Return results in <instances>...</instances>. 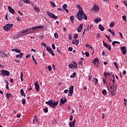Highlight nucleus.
Here are the masks:
<instances>
[{
	"label": "nucleus",
	"mask_w": 127,
	"mask_h": 127,
	"mask_svg": "<svg viewBox=\"0 0 127 127\" xmlns=\"http://www.w3.org/2000/svg\"><path fill=\"white\" fill-rule=\"evenodd\" d=\"M68 67L69 68H70V69H74V68H75V67L74 66V65L73 64H69Z\"/></svg>",
	"instance_id": "obj_38"
},
{
	"label": "nucleus",
	"mask_w": 127,
	"mask_h": 127,
	"mask_svg": "<svg viewBox=\"0 0 127 127\" xmlns=\"http://www.w3.org/2000/svg\"><path fill=\"white\" fill-rule=\"evenodd\" d=\"M32 58L33 61V62H34L35 64H36V65H37V62H36V60H35V59H34V57H33V56H32Z\"/></svg>",
	"instance_id": "obj_36"
},
{
	"label": "nucleus",
	"mask_w": 127,
	"mask_h": 127,
	"mask_svg": "<svg viewBox=\"0 0 127 127\" xmlns=\"http://www.w3.org/2000/svg\"><path fill=\"white\" fill-rule=\"evenodd\" d=\"M123 2L127 7V1H123Z\"/></svg>",
	"instance_id": "obj_64"
},
{
	"label": "nucleus",
	"mask_w": 127,
	"mask_h": 127,
	"mask_svg": "<svg viewBox=\"0 0 127 127\" xmlns=\"http://www.w3.org/2000/svg\"><path fill=\"white\" fill-rule=\"evenodd\" d=\"M97 36L98 38H100V37H101V34H100L99 33H97Z\"/></svg>",
	"instance_id": "obj_62"
},
{
	"label": "nucleus",
	"mask_w": 127,
	"mask_h": 127,
	"mask_svg": "<svg viewBox=\"0 0 127 127\" xmlns=\"http://www.w3.org/2000/svg\"><path fill=\"white\" fill-rule=\"evenodd\" d=\"M114 64L115 65V66L116 67L118 71H119V66H118V64H117V62H114Z\"/></svg>",
	"instance_id": "obj_35"
},
{
	"label": "nucleus",
	"mask_w": 127,
	"mask_h": 127,
	"mask_svg": "<svg viewBox=\"0 0 127 127\" xmlns=\"http://www.w3.org/2000/svg\"><path fill=\"white\" fill-rule=\"evenodd\" d=\"M94 63H95V62H96L97 63V62H99V59H98V58H95L94 60Z\"/></svg>",
	"instance_id": "obj_54"
},
{
	"label": "nucleus",
	"mask_w": 127,
	"mask_h": 127,
	"mask_svg": "<svg viewBox=\"0 0 127 127\" xmlns=\"http://www.w3.org/2000/svg\"><path fill=\"white\" fill-rule=\"evenodd\" d=\"M46 104L48 105V106H50V107L53 108V109H55V108H56V107H57V105H58V101H57V102H56L54 100H49L48 101H47L46 102Z\"/></svg>",
	"instance_id": "obj_3"
},
{
	"label": "nucleus",
	"mask_w": 127,
	"mask_h": 127,
	"mask_svg": "<svg viewBox=\"0 0 127 127\" xmlns=\"http://www.w3.org/2000/svg\"><path fill=\"white\" fill-rule=\"evenodd\" d=\"M35 88L36 92H38L40 90V86L38 85V82L37 81L35 83Z\"/></svg>",
	"instance_id": "obj_12"
},
{
	"label": "nucleus",
	"mask_w": 127,
	"mask_h": 127,
	"mask_svg": "<svg viewBox=\"0 0 127 127\" xmlns=\"http://www.w3.org/2000/svg\"><path fill=\"white\" fill-rule=\"evenodd\" d=\"M76 7L77 8H79L78 12L76 14V18L78 20H82L83 19H85V20H87L88 19V17L85 13H84V11H83V8L80 5V4H77L76 5Z\"/></svg>",
	"instance_id": "obj_1"
},
{
	"label": "nucleus",
	"mask_w": 127,
	"mask_h": 127,
	"mask_svg": "<svg viewBox=\"0 0 127 127\" xmlns=\"http://www.w3.org/2000/svg\"><path fill=\"white\" fill-rule=\"evenodd\" d=\"M34 9L36 11H37V12H39L40 11V9L39 7H37V5H36L34 6Z\"/></svg>",
	"instance_id": "obj_19"
},
{
	"label": "nucleus",
	"mask_w": 127,
	"mask_h": 127,
	"mask_svg": "<svg viewBox=\"0 0 127 127\" xmlns=\"http://www.w3.org/2000/svg\"><path fill=\"white\" fill-rule=\"evenodd\" d=\"M103 80L104 84H107V80H106V79H105V78H103Z\"/></svg>",
	"instance_id": "obj_58"
},
{
	"label": "nucleus",
	"mask_w": 127,
	"mask_h": 127,
	"mask_svg": "<svg viewBox=\"0 0 127 127\" xmlns=\"http://www.w3.org/2000/svg\"><path fill=\"white\" fill-rule=\"evenodd\" d=\"M48 69L49 71H51V70H52V67H51V66L49 65L48 66Z\"/></svg>",
	"instance_id": "obj_57"
},
{
	"label": "nucleus",
	"mask_w": 127,
	"mask_h": 127,
	"mask_svg": "<svg viewBox=\"0 0 127 127\" xmlns=\"http://www.w3.org/2000/svg\"><path fill=\"white\" fill-rule=\"evenodd\" d=\"M99 29H100L101 31H104V30H105V28L102 25V24H99Z\"/></svg>",
	"instance_id": "obj_24"
},
{
	"label": "nucleus",
	"mask_w": 127,
	"mask_h": 127,
	"mask_svg": "<svg viewBox=\"0 0 127 127\" xmlns=\"http://www.w3.org/2000/svg\"><path fill=\"white\" fill-rule=\"evenodd\" d=\"M35 121H36V122H37V123L38 122V117H37V116H35Z\"/></svg>",
	"instance_id": "obj_50"
},
{
	"label": "nucleus",
	"mask_w": 127,
	"mask_h": 127,
	"mask_svg": "<svg viewBox=\"0 0 127 127\" xmlns=\"http://www.w3.org/2000/svg\"><path fill=\"white\" fill-rule=\"evenodd\" d=\"M60 102L61 103L60 106H62V104L64 105L65 103H67V98H66V97H64L61 98Z\"/></svg>",
	"instance_id": "obj_8"
},
{
	"label": "nucleus",
	"mask_w": 127,
	"mask_h": 127,
	"mask_svg": "<svg viewBox=\"0 0 127 127\" xmlns=\"http://www.w3.org/2000/svg\"><path fill=\"white\" fill-rule=\"evenodd\" d=\"M47 51H48V52L51 54L52 56H55V54L53 51L52 49L49 47H47L46 48Z\"/></svg>",
	"instance_id": "obj_7"
},
{
	"label": "nucleus",
	"mask_w": 127,
	"mask_h": 127,
	"mask_svg": "<svg viewBox=\"0 0 127 127\" xmlns=\"http://www.w3.org/2000/svg\"><path fill=\"white\" fill-rule=\"evenodd\" d=\"M52 47L53 49H55L56 48V47H55V45L54 44H52Z\"/></svg>",
	"instance_id": "obj_63"
},
{
	"label": "nucleus",
	"mask_w": 127,
	"mask_h": 127,
	"mask_svg": "<svg viewBox=\"0 0 127 127\" xmlns=\"http://www.w3.org/2000/svg\"><path fill=\"white\" fill-rule=\"evenodd\" d=\"M44 26H37L35 27H31V28H29L28 29H26L25 30H23L19 32L18 34L19 35H20V36H22V34H21V33H26V32H28V31H29V30H36V29H41L42 28H44Z\"/></svg>",
	"instance_id": "obj_2"
},
{
	"label": "nucleus",
	"mask_w": 127,
	"mask_h": 127,
	"mask_svg": "<svg viewBox=\"0 0 127 127\" xmlns=\"http://www.w3.org/2000/svg\"><path fill=\"white\" fill-rule=\"evenodd\" d=\"M69 91H70L71 92H73L74 91V86H70L69 87Z\"/></svg>",
	"instance_id": "obj_26"
},
{
	"label": "nucleus",
	"mask_w": 127,
	"mask_h": 127,
	"mask_svg": "<svg viewBox=\"0 0 127 127\" xmlns=\"http://www.w3.org/2000/svg\"><path fill=\"white\" fill-rule=\"evenodd\" d=\"M112 87H113V89H114V90H116L117 91V88H118V86H117V85H116L115 86V85H112Z\"/></svg>",
	"instance_id": "obj_51"
},
{
	"label": "nucleus",
	"mask_w": 127,
	"mask_h": 127,
	"mask_svg": "<svg viewBox=\"0 0 127 127\" xmlns=\"http://www.w3.org/2000/svg\"><path fill=\"white\" fill-rule=\"evenodd\" d=\"M54 36H55V38H56V39L58 38V33H55L54 34Z\"/></svg>",
	"instance_id": "obj_52"
},
{
	"label": "nucleus",
	"mask_w": 127,
	"mask_h": 127,
	"mask_svg": "<svg viewBox=\"0 0 127 127\" xmlns=\"http://www.w3.org/2000/svg\"><path fill=\"white\" fill-rule=\"evenodd\" d=\"M102 94L103 95H107V90H104L103 91H102Z\"/></svg>",
	"instance_id": "obj_49"
},
{
	"label": "nucleus",
	"mask_w": 127,
	"mask_h": 127,
	"mask_svg": "<svg viewBox=\"0 0 127 127\" xmlns=\"http://www.w3.org/2000/svg\"><path fill=\"white\" fill-rule=\"evenodd\" d=\"M78 34H74L73 36L74 39H76V38H78Z\"/></svg>",
	"instance_id": "obj_46"
},
{
	"label": "nucleus",
	"mask_w": 127,
	"mask_h": 127,
	"mask_svg": "<svg viewBox=\"0 0 127 127\" xmlns=\"http://www.w3.org/2000/svg\"><path fill=\"white\" fill-rule=\"evenodd\" d=\"M92 26H93V25H88L87 26V28H86V31H88V30H91L92 29Z\"/></svg>",
	"instance_id": "obj_25"
},
{
	"label": "nucleus",
	"mask_w": 127,
	"mask_h": 127,
	"mask_svg": "<svg viewBox=\"0 0 127 127\" xmlns=\"http://www.w3.org/2000/svg\"><path fill=\"white\" fill-rule=\"evenodd\" d=\"M46 14L50 16V17H52V18H54L55 19H57L58 18V16L55 15V14L49 12V11H46Z\"/></svg>",
	"instance_id": "obj_6"
},
{
	"label": "nucleus",
	"mask_w": 127,
	"mask_h": 127,
	"mask_svg": "<svg viewBox=\"0 0 127 127\" xmlns=\"http://www.w3.org/2000/svg\"><path fill=\"white\" fill-rule=\"evenodd\" d=\"M13 26V24H7L3 27V28L4 30H5V31H8V30H10V28H12Z\"/></svg>",
	"instance_id": "obj_5"
},
{
	"label": "nucleus",
	"mask_w": 127,
	"mask_h": 127,
	"mask_svg": "<svg viewBox=\"0 0 127 127\" xmlns=\"http://www.w3.org/2000/svg\"><path fill=\"white\" fill-rule=\"evenodd\" d=\"M115 26V23L112 22L110 24V27H114Z\"/></svg>",
	"instance_id": "obj_44"
},
{
	"label": "nucleus",
	"mask_w": 127,
	"mask_h": 127,
	"mask_svg": "<svg viewBox=\"0 0 127 127\" xmlns=\"http://www.w3.org/2000/svg\"><path fill=\"white\" fill-rule=\"evenodd\" d=\"M41 45L44 47H47V45H46L44 42L42 43Z\"/></svg>",
	"instance_id": "obj_48"
},
{
	"label": "nucleus",
	"mask_w": 127,
	"mask_h": 127,
	"mask_svg": "<svg viewBox=\"0 0 127 127\" xmlns=\"http://www.w3.org/2000/svg\"><path fill=\"white\" fill-rule=\"evenodd\" d=\"M24 3H30V1L29 0H23Z\"/></svg>",
	"instance_id": "obj_40"
},
{
	"label": "nucleus",
	"mask_w": 127,
	"mask_h": 127,
	"mask_svg": "<svg viewBox=\"0 0 127 127\" xmlns=\"http://www.w3.org/2000/svg\"><path fill=\"white\" fill-rule=\"evenodd\" d=\"M121 51L123 55H126L127 54V48L125 46L121 47Z\"/></svg>",
	"instance_id": "obj_10"
},
{
	"label": "nucleus",
	"mask_w": 127,
	"mask_h": 127,
	"mask_svg": "<svg viewBox=\"0 0 127 127\" xmlns=\"http://www.w3.org/2000/svg\"><path fill=\"white\" fill-rule=\"evenodd\" d=\"M63 7L64 8V9H66V8H67V4H64L63 5Z\"/></svg>",
	"instance_id": "obj_47"
},
{
	"label": "nucleus",
	"mask_w": 127,
	"mask_h": 127,
	"mask_svg": "<svg viewBox=\"0 0 127 127\" xmlns=\"http://www.w3.org/2000/svg\"><path fill=\"white\" fill-rule=\"evenodd\" d=\"M127 99L125 98L124 101V104H125V106H127Z\"/></svg>",
	"instance_id": "obj_55"
},
{
	"label": "nucleus",
	"mask_w": 127,
	"mask_h": 127,
	"mask_svg": "<svg viewBox=\"0 0 127 127\" xmlns=\"http://www.w3.org/2000/svg\"><path fill=\"white\" fill-rule=\"evenodd\" d=\"M12 51H15L16 53H20L21 52V51L18 49H12Z\"/></svg>",
	"instance_id": "obj_23"
},
{
	"label": "nucleus",
	"mask_w": 127,
	"mask_h": 127,
	"mask_svg": "<svg viewBox=\"0 0 127 127\" xmlns=\"http://www.w3.org/2000/svg\"><path fill=\"white\" fill-rule=\"evenodd\" d=\"M94 80H95V84H97L98 82H99V80H98L97 78H94Z\"/></svg>",
	"instance_id": "obj_61"
},
{
	"label": "nucleus",
	"mask_w": 127,
	"mask_h": 127,
	"mask_svg": "<svg viewBox=\"0 0 127 127\" xmlns=\"http://www.w3.org/2000/svg\"><path fill=\"white\" fill-rule=\"evenodd\" d=\"M20 79L21 81L22 82V81H23V73L22 72H21Z\"/></svg>",
	"instance_id": "obj_31"
},
{
	"label": "nucleus",
	"mask_w": 127,
	"mask_h": 127,
	"mask_svg": "<svg viewBox=\"0 0 127 127\" xmlns=\"http://www.w3.org/2000/svg\"><path fill=\"white\" fill-rule=\"evenodd\" d=\"M72 65H73L74 68H75V69H77L78 64H77V63L74 62L73 64H72Z\"/></svg>",
	"instance_id": "obj_29"
},
{
	"label": "nucleus",
	"mask_w": 127,
	"mask_h": 127,
	"mask_svg": "<svg viewBox=\"0 0 127 127\" xmlns=\"http://www.w3.org/2000/svg\"><path fill=\"white\" fill-rule=\"evenodd\" d=\"M88 80L89 81H90V80H92V75H88Z\"/></svg>",
	"instance_id": "obj_59"
},
{
	"label": "nucleus",
	"mask_w": 127,
	"mask_h": 127,
	"mask_svg": "<svg viewBox=\"0 0 127 127\" xmlns=\"http://www.w3.org/2000/svg\"><path fill=\"white\" fill-rule=\"evenodd\" d=\"M20 93H21V95L22 96H23V95H24V91H23V89H22L20 91Z\"/></svg>",
	"instance_id": "obj_45"
},
{
	"label": "nucleus",
	"mask_w": 127,
	"mask_h": 127,
	"mask_svg": "<svg viewBox=\"0 0 127 127\" xmlns=\"http://www.w3.org/2000/svg\"><path fill=\"white\" fill-rule=\"evenodd\" d=\"M103 45L104 47H106L108 50L111 51L112 50V47L110 45H108L107 43H105V41H103Z\"/></svg>",
	"instance_id": "obj_11"
},
{
	"label": "nucleus",
	"mask_w": 127,
	"mask_h": 127,
	"mask_svg": "<svg viewBox=\"0 0 127 127\" xmlns=\"http://www.w3.org/2000/svg\"><path fill=\"white\" fill-rule=\"evenodd\" d=\"M72 44L74 45H78L79 44V40H73L72 41Z\"/></svg>",
	"instance_id": "obj_15"
},
{
	"label": "nucleus",
	"mask_w": 127,
	"mask_h": 127,
	"mask_svg": "<svg viewBox=\"0 0 127 127\" xmlns=\"http://www.w3.org/2000/svg\"><path fill=\"white\" fill-rule=\"evenodd\" d=\"M86 47H87V48H90V49H93V47L91 46L90 45L86 44L85 45Z\"/></svg>",
	"instance_id": "obj_41"
},
{
	"label": "nucleus",
	"mask_w": 127,
	"mask_h": 127,
	"mask_svg": "<svg viewBox=\"0 0 127 127\" xmlns=\"http://www.w3.org/2000/svg\"><path fill=\"white\" fill-rule=\"evenodd\" d=\"M83 62H82V61H79V63H78V65H79V66H82V65H83V64H82V63Z\"/></svg>",
	"instance_id": "obj_60"
},
{
	"label": "nucleus",
	"mask_w": 127,
	"mask_h": 127,
	"mask_svg": "<svg viewBox=\"0 0 127 127\" xmlns=\"http://www.w3.org/2000/svg\"><path fill=\"white\" fill-rule=\"evenodd\" d=\"M6 97L8 100H9V99L12 97V95H11L10 93H7L6 94Z\"/></svg>",
	"instance_id": "obj_21"
},
{
	"label": "nucleus",
	"mask_w": 127,
	"mask_h": 127,
	"mask_svg": "<svg viewBox=\"0 0 127 127\" xmlns=\"http://www.w3.org/2000/svg\"><path fill=\"white\" fill-rule=\"evenodd\" d=\"M82 29H83V24H81L78 26V29H77V30L78 32H81Z\"/></svg>",
	"instance_id": "obj_18"
},
{
	"label": "nucleus",
	"mask_w": 127,
	"mask_h": 127,
	"mask_svg": "<svg viewBox=\"0 0 127 127\" xmlns=\"http://www.w3.org/2000/svg\"><path fill=\"white\" fill-rule=\"evenodd\" d=\"M108 91H109L110 93V94L109 93L110 96H115V94H116V93L117 92V90H116V89H113V90H112V91H111L110 90L109 88H108Z\"/></svg>",
	"instance_id": "obj_9"
},
{
	"label": "nucleus",
	"mask_w": 127,
	"mask_h": 127,
	"mask_svg": "<svg viewBox=\"0 0 127 127\" xmlns=\"http://www.w3.org/2000/svg\"><path fill=\"white\" fill-rule=\"evenodd\" d=\"M85 55H86V56H87V57H89V56H90V54L88 52H86Z\"/></svg>",
	"instance_id": "obj_56"
},
{
	"label": "nucleus",
	"mask_w": 127,
	"mask_h": 127,
	"mask_svg": "<svg viewBox=\"0 0 127 127\" xmlns=\"http://www.w3.org/2000/svg\"><path fill=\"white\" fill-rule=\"evenodd\" d=\"M93 9L94 10V11L98 12V11L100 10V7H99V6H94Z\"/></svg>",
	"instance_id": "obj_16"
},
{
	"label": "nucleus",
	"mask_w": 127,
	"mask_h": 127,
	"mask_svg": "<svg viewBox=\"0 0 127 127\" xmlns=\"http://www.w3.org/2000/svg\"><path fill=\"white\" fill-rule=\"evenodd\" d=\"M22 56H23V53H20L19 55H17L16 56V58H22Z\"/></svg>",
	"instance_id": "obj_20"
},
{
	"label": "nucleus",
	"mask_w": 127,
	"mask_h": 127,
	"mask_svg": "<svg viewBox=\"0 0 127 127\" xmlns=\"http://www.w3.org/2000/svg\"><path fill=\"white\" fill-rule=\"evenodd\" d=\"M70 19L72 23H74V16H71L70 17Z\"/></svg>",
	"instance_id": "obj_34"
},
{
	"label": "nucleus",
	"mask_w": 127,
	"mask_h": 127,
	"mask_svg": "<svg viewBox=\"0 0 127 127\" xmlns=\"http://www.w3.org/2000/svg\"><path fill=\"white\" fill-rule=\"evenodd\" d=\"M50 3L52 6L53 7H55L56 6V4H55V3H54L53 1H51Z\"/></svg>",
	"instance_id": "obj_32"
},
{
	"label": "nucleus",
	"mask_w": 127,
	"mask_h": 127,
	"mask_svg": "<svg viewBox=\"0 0 127 127\" xmlns=\"http://www.w3.org/2000/svg\"><path fill=\"white\" fill-rule=\"evenodd\" d=\"M75 123H76V120H74L73 122H71L69 124L70 127H75Z\"/></svg>",
	"instance_id": "obj_14"
},
{
	"label": "nucleus",
	"mask_w": 127,
	"mask_h": 127,
	"mask_svg": "<svg viewBox=\"0 0 127 127\" xmlns=\"http://www.w3.org/2000/svg\"><path fill=\"white\" fill-rule=\"evenodd\" d=\"M99 21H102V20L100 18H97L94 20L95 23H99Z\"/></svg>",
	"instance_id": "obj_22"
},
{
	"label": "nucleus",
	"mask_w": 127,
	"mask_h": 127,
	"mask_svg": "<svg viewBox=\"0 0 127 127\" xmlns=\"http://www.w3.org/2000/svg\"><path fill=\"white\" fill-rule=\"evenodd\" d=\"M72 94H73V91H71L70 90L68 91V97H71Z\"/></svg>",
	"instance_id": "obj_33"
},
{
	"label": "nucleus",
	"mask_w": 127,
	"mask_h": 127,
	"mask_svg": "<svg viewBox=\"0 0 127 127\" xmlns=\"http://www.w3.org/2000/svg\"><path fill=\"white\" fill-rule=\"evenodd\" d=\"M0 75L3 76V77H5V76H9L10 72L6 70H1L0 71Z\"/></svg>",
	"instance_id": "obj_4"
},
{
	"label": "nucleus",
	"mask_w": 127,
	"mask_h": 127,
	"mask_svg": "<svg viewBox=\"0 0 127 127\" xmlns=\"http://www.w3.org/2000/svg\"><path fill=\"white\" fill-rule=\"evenodd\" d=\"M76 76V72H73L72 75H70V78H74Z\"/></svg>",
	"instance_id": "obj_39"
},
{
	"label": "nucleus",
	"mask_w": 127,
	"mask_h": 127,
	"mask_svg": "<svg viewBox=\"0 0 127 127\" xmlns=\"http://www.w3.org/2000/svg\"><path fill=\"white\" fill-rule=\"evenodd\" d=\"M8 9L9 12H10L11 13L14 14V9H12V8L11 7L9 6L8 7Z\"/></svg>",
	"instance_id": "obj_17"
},
{
	"label": "nucleus",
	"mask_w": 127,
	"mask_h": 127,
	"mask_svg": "<svg viewBox=\"0 0 127 127\" xmlns=\"http://www.w3.org/2000/svg\"><path fill=\"white\" fill-rule=\"evenodd\" d=\"M25 103H26V101L24 98L22 99V103L23 105H25Z\"/></svg>",
	"instance_id": "obj_43"
},
{
	"label": "nucleus",
	"mask_w": 127,
	"mask_h": 127,
	"mask_svg": "<svg viewBox=\"0 0 127 127\" xmlns=\"http://www.w3.org/2000/svg\"><path fill=\"white\" fill-rule=\"evenodd\" d=\"M122 18H123V20H124V21H127V16H126V15H123V16H122Z\"/></svg>",
	"instance_id": "obj_42"
},
{
	"label": "nucleus",
	"mask_w": 127,
	"mask_h": 127,
	"mask_svg": "<svg viewBox=\"0 0 127 127\" xmlns=\"http://www.w3.org/2000/svg\"><path fill=\"white\" fill-rule=\"evenodd\" d=\"M104 74L106 78H107V76H111V73H109L106 72H104Z\"/></svg>",
	"instance_id": "obj_27"
},
{
	"label": "nucleus",
	"mask_w": 127,
	"mask_h": 127,
	"mask_svg": "<svg viewBox=\"0 0 127 127\" xmlns=\"http://www.w3.org/2000/svg\"><path fill=\"white\" fill-rule=\"evenodd\" d=\"M5 82L6 83V89H7V90H9V87H8V82L7 80H5Z\"/></svg>",
	"instance_id": "obj_30"
},
{
	"label": "nucleus",
	"mask_w": 127,
	"mask_h": 127,
	"mask_svg": "<svg viewBox=\"0 0 127 127\" xmlns=\"http://www.w3.org/2000/svg\"><path fill=\"white\" fill-rule=\"evenodd\" d=\"M119 34H120V36L121 37L122 39H124V37H123V34L119 32Z\"/></svg>",
	"instance_id": "obj_53"
},
{
	"label": "nucleus",
	"mask_w": 127,
	"mask_h": 127,
	"mask_svg": "<svg viewBox=\"0 0 127 127\" xmlns=\"http://www.w3.org/2000/svg\"><path fill=\"white\" fill-rule=\"evenodd\" d=\"M0 53L1 54V57H7V56L8 55V54H6L5 52L3 51H0Z\"/></svg>",
	"instance_id": "obj_13"
},
{
	"label": "nucleus",
	"mask_w": 127,
	"mask_h": 127,
	"mask_svg": "<svg viewBox=\"0 0 127 127\" xmlns=\"http://www.w3.org/2000/svg\"><path fill=\"white\" fill-rule=\"evenodd\" d=\"M116 43H118V44H120L121 43L118 41H113L112 43V45H113V46H116Z\"/></svg>",
	"instance_id": "obj_28"
},
{
	"label": "nucleus",
	"mask_w": 127,
	"mask_h": 127,
	"mask_svg": "<svg viewBox=\"0 0 127 127\" xmlns=\"http://www.w3.org/2000/svg\"><path fill=\"white\" fill-rule=\"evenodd\" d=\"M44 112L46 114L47 113H48V108L46 107V108H44L43 109Z\"/></svg>",
	"instance_id": "obj_37"
}]
</instances>
